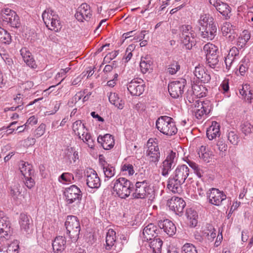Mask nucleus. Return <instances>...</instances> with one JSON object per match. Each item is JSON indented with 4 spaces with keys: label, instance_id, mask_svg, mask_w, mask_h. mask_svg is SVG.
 I'll list each match as a JSON object with an SVG mask.
<instances>
[{
    "label": "nucleus",
    "instance_id": "obj_1",
    "mask_svg": "<svg viewBox=\"0 0 253 253\" xmlns=\"http://www.w3.org/2000/svg\"><path fill=\"white\" fill-rule=\"evenodd\" d=\"M189 174V169L185 165L178 166L173 172V177H169L167 187L173 193L182 191L181 185L185 182Z\"/></svg>",
    "mask_w": 253,
    "mask_h": 253
},
{
    "label": "nucleus",
    "instance_id": "obj_2",
    "mask_svg": "<svg viewBox=\"0 0 253 253\" xmlns=\"http://www.w3.org/2000/svg\"><path fill=\"white\" fill-rule=\"evenodd\" d=\"M156 125L157 129L164 134L171 136L177 133L175 123L171 117L161 116L157 120Z\"/></svg>",
    "mask_w": 253,
    "mask_h": 253
},
{
    "label": "nucleus",
    "instance_id": "obj_3",
    "mask_svg": "<svg viewBox=\"0 0 253 253\" xmlns=\"http://www.w3.org/2000/svg\"><path fill=\"white\" fill-rule=\"evenodd\" d=\"M113 191L114 193L122 199L128 197L131 193V182L124 177H120L114 181Z\"/></svg>",
    "mask_w": 253,
    "mask_h": 253
},
{
    "label": "nucleus",
    "instance_id": "obj_4",
    "mask_svg": "<svg viewBox=\"0 0 253 253\" xmlns=\"http://www.w3.org/2000/svg\"><path fill=\"white\" fill-rule=\"evenodd\" d=\"M65 225L67 230V233L70 238L76 241L79 238L81 226L78 218L73 215L68 216L66 220Z\"/></svg>",
    "mask_w": 253,
    "mask_h": 253
},
{
    "label": "nucleus",
    "instance_id": "obj_5",
    "mask_svg": "<svg viewBox=\"0 0 253 253\" xmlns=\"http://www.w3.org/2000/svg\"><path fill=\"white\" fill-rule=\"evenodd\" d=\"M180 40L186 48L190 49L194 44L196 34L190 25H182L181 27Z\"/></svg>",
    "mask_w": 253,
    "mask_h": 253
},
{
    "label": "nucleus",
    "instance_id": "obj_6",
    "mask_svg": "<svg viewBox=\"0 0 253 253\" xmlns=\"http://www.w3.org/2000/svg\"><path fill=\"white\" fill-rule=\"evenodd\" d=\"M147 150L146 157L148 160L154 163H157L160 158V152L156 138H150L147 143Z\"/></svg>",
    "mask_w": 253,
    "mask_h": 253
},
{
    "label": "nucleus",
    "instance_id": "obj_7",
    "mask_svg": "<svg viewBox=\"0 0 253 253\" xmlns=\"http://www.w3.org/2000/svg\"><path fill=\"white\" fill-rule=\"evenodd\" d=\"M211 109V103L209 100L201 101L196 100L194 104L193 112L198 119H202L210 113Z\"/></svg>",
    "mask_w": 253,
    "mask_h": 253
},
{
    "label": "nucleus",
    "instance_id": "obj_8",
    "mask_svg": "<svg viewBox=\"0 0 253 253\" xmlns=\"http://www.w3.org/2000/svg\"><path fill=\"white\" fill-rule=\"evenodd\" d=\"M1 18L5 24H9L12 27L19 26V19L16 12L9 8L2 9L1 12Z\"/></svg>",
    "mask_w": 253,
    "mask_h": 253
},
{
    "label": "nucleus",
    "instance_id": "obj_9",
    "mask_svg": "<svg viewBox=\"0 0 253 253\" xmlns=\"http://www.w3.org/2000/svg\"><path fill=\"white\" fill-rule=\"evenodd\" d=\"M186 84V80L183 79L172 82L169 84L168 90L170 96L174 98H177L181 96Z\"/></svg>",
    "mask_w": 253,
    "mask_h": 253
},
{
    "label": "nucleus",
    "instance_id": "obj_10",
    "mask_svg": "<svg viewBox=\"0 0 253 253\" xmlns=\"http://www.w3.org/2000/svg\"><path fill=\"white\" fill-rule=\"evenodd\" d=\"M151 190L149 183L146 180L137 182L135 183V189L132 194V197L135 199H144L150 194Z\"/></svg>",
    "mask_w": 253,
    "mask_h": 253
},
{
    "label": "nucleus",
    "instance_id": "obj_11",
    "mask_svg": "<svg viewBox=\"0 0 253 253\" xmlns=\"http://www.w3.org/2000/svg\"><path fill=\"white\" fill-rule=\"evenodd\" d=\"M64 195L65 200L68 204H71L76 201L81 199L82 192L80 188L75 185H72L66 188L64 191Z\"/></svg>",
    "mask_w": 253,
    "mask_h": 253
},
{
    "label": "nucleus",
    "instance_id": "obj_12",
    "mask_svg": "<svg viewBox=\"0 0 253 253\" xmlns=\"http://www.w3.org/2000/svg\"><path fill=\"white\" fill-rule=\"evenodd\" d=\"M86 184L92 189H97L101 185L100 179L96 172L92 169H89L85 172Z\"/></svg>",
    "mask_w": 253,
    "mask_h": 253
},
{
    "label": "nucleus",
    "instance_id": "obj_13",
    "mask_svg": "<svg viewBox=\"0 0 253 253\" xmlns=\"http://www.w3.org/2000/svg\"><path fill=\"white\" fill-rule=\"evenodd\" d=\"M208 194L210 203L215 206L220 205L222 202L226 198V196L223 191L216 188H211L209 191Z\"/></svg>",
    "mask_w": 253,
    "mask_h": 253
},
{
    "label": "nucleus",
    "instance_id": "obj_14",
    "mask_svg": "<svg viewBox=\"0 0 253 253\" xmlns=\"http://www.w3.org/2000/svg\"><path fill=\"white\" fill-rule=\"evenodd\" d=\"M127 89L132 95L139 96L144 91L145 85L141 79L132 80L127 84Z\"/></svg>",
    "mask_w": 253,
    "mask_h": 253
},
{
    "label": "nucleus",
    "instance_id": "obj_15",
    "mask_svg": "<svg viewBox=\"0 0 253 253\" xmlns=\"http://www.w3.org/2000/svg\"><path fill=\"white\" fill-rule=\"evenodd\" d=\"M167 205L170 210L176 214H179L182 212L186 204L182 199L177 197H172L168 201Z\"/></svg>",
    "mask_w": 253,
    "mask_h": 253
},
{
    "label": "nucleus",
    "instance_id": "obj_16",
    "mask_svg": "<svg viewBox=\"0 0 253 253\" xmlns=\"http://www.w3.org/2000/svg\"><path fill=\"white\" fill-rule=\"evenodd\" d=\"M92 15L90 6L86 3H83L78 8L75 14L76 18L80 22L88 20Z\"/></svg>",
    "mask_w": 253,
    "mask_h": 253
},
{
    "label": "nucleus",
    "instance_id": "obj_17",
    "mask_svg": "<svg viewBox=\"0 0 253 253\" xmlns=\"http://www.w3.org/2000/svg\"><path fill=\"white\" fill-rule=\"evenodd\" d=\"M201 30V37L207 41L212 40L217 34V27L215 23L203 28Z\"/></svg>",
    "mask_w": 253,
    "mask_h": 253
},
{
    "label": "nucleus",
    "instance_id": "obj_18",
    "mask_svg": "<svg viewBox=\"0 0 253 253\" xmlns=\"http://www.w3.org/2000/svg\"><path fill=\"white\" fill-rule=\"evenodd\" d=\"M158 225L160 228L163 229L169 236L174 235L176 231V228L174 224L168 219L161 220L158 222Z\"/></svg>",
    "mask_w": 253,
    "mask_h": 253
},
{
    "label": "nucleus",
    "instance_id": "obj_19",
    "mask_svg": "<svg viewBox=\"0 0 253 253\" xmlns=\"http://www.w3.org/2000/svg\"><path fill=\"white\" fill-rule=\"evenodd\" d=\"M195 76L203 83H209L211 75L207 69L202 66H196L194 72Z\"/></svg>",
    "mask_w": 253,
    "mask_h": 253
},
{
    "label": "nucleus",
    "instance_id": "obj_20",
    "mask_svg": "<svg viewBox=\"0 0 253 253\" xmlns=\"http://www.w3.org/2000/svg\"><path fill=\"white\" fill-rule=\"evenodd\" d=\"M19 222L21 229L26 232H28L33 226L31 217L24 213L20 214Z\"/></svg>",
    "mask_w": 253,
    "mask_h": 253
},
{
    "label": "nucleus",
    "instance_id": "obj_21",
    "mask_svg": "<svg viewBox=\"0 0 253 253\" xmlns=\"http://www.w3.org/2000/svg\"><path fill=\"white\" fill-rule=\"evenodd\" d=\"M157 227L153 223H150L144 227L143 235L144 240H151L152 238L156 237L158 231Z\"/></svg>",
    "mask_w": 253,
    "mask_h": 253
},
{
    "label": "nucleus",
    "instance_id": "obj_22",
    "mask_svg": "<svg viewBox=\"0 0 253 253\" xmlns=\"http://www.w3.org/2000/svg\"><path fill=\"white\" fill-rule=\"evenodd\" d=\"M201 232L203 237L209 242L213 241L216 236L214 228L211 224H207L203 227Z\"/></svg>",
    "mask_w": 253,
    "mask_h": 253
},
{
    "label": "nucleus",
    "instance_id": "obj_23",
    "mask_svg": "<svg viewBox=\"0 0 253 253\" xmlns=\"http://www.w3.org/2000/svg\"><path fill=\"white\" fill-rule=\"evenodd\" d=\"M220 135V126L216 122H212L211 125L207 130V136L211 140Z\"/></svg>",
    "mask_w": 253,
    "mask_h": 253
},
{
    "label": "nucleus",
    "instance_id": "obj_24",
    "mask_svg": "<svg viewBox=\"0 0 253 253\" xmlns=\"http://www.w3.org/2000/svg\"><path fill=\"white\" fill-rule=\"evenodd\" d=\"M19 169L24 177L34 175V170L32 165L28 162L21 161L19 163Z\"/></svg>",
    "mask_w": 253,
    "mask_h": 253
},
{
    "label": "nucleus",
    "instance_id": "obj_25",
    "mask_svg": "<svg viewBox=\"0 0 253 253\" xmlns=\"http://www.w3.org/2000/svg\"><path fill=\"white\" fill-rule=\"evenodd\" d=\"M20 52L24 61L29 67L33 69L37 68V66L32 54L26 48H22Z\"/></svg>",
    "mask_w": 253,
    "mask_h": 253
},
{
    "label": "nucleus",
    "instance_id": "obj_26",
    "mask_svg": "<svg viewBox=\"0 0 253 253\" xmlns=\"http://www.w3.org/2000/svg\"><path fill=\"white\" fill-rule=\"evenodd\" d=\"M66 240L63 236L56 237L52 243V248L55 253L62 252L66 248Z\"/></svg>",
    "mask_w": 253,
    "mask_h": 253
},
{
    "label": "nucleus",
    "instance_id": "obj_27",
    "mask_svg": "<svg viewBox=\"0 0 253 253\" xmlns=\"http://www.w3.org/2000/svg\"><path fill=\"white\" fill-rule=\"evenodd\" d=\"M42 19L45 25H48L51 21L57 22L59 20V17L56 13L50 9H46L42 14Z\"/></svg>",
    "mask_w": 253,
    "mask_h": 253
},
{
    "label": "nucleus",
    "instance_id": "obj_28",
    "mask_svg": "<svg viewBox=\"0 0 253 253\" xmlns=\"http://www.w3.org/2000/svg\"><path fill=\"white\" fill-rule=\"evenodd\" d=\"M98 141L101 143L102 147L106 150L112 148L115 143L113 137L109 134H106L103 136H99L98 138Z\"/></svg>",
    "mask_w": 253,
    "mask_h": 253
},
{
    "label": "nucleus",
    "instance_id": "obj_29",
    "mask_svg": "<svg viewBox=\"0 0 253 253\" xmlns=\"http://www.w3.org/2000/svg\"><path fill=\"white\" fill-rule=\"evenodd\" d=\"M198 155L200 159L206 163L211 161L212 152L207 148L206 146H201L198 150Z\"/></svg>",
    "mask_w": 253,
    "mask_h": 253
},
{
    "label": "nucleus",
    "instance_id": "obj_30",
    "mask_svg": "<svg viewBox=\"0 0 253 253\" xmlns=\"http://www.w3.org/2000/svg\"><path fill=\"white\" fill-rule=\"evenodd\" d=\"M72 127L74 132L79 136V138H81L82 135H84V133L87 131L84 124L80 120L74 122Z\"/></svg>",
    "mask_w": 253,
    "mask_h": 253
},
{
    "label": "nucleus",
    "instance_id": "obj_31",
    "mask_svg": "<svg viewBox=\"0 0 253 253\" xmlns=\"http://www.w3.org/2000/svg\"><path fill=\"white\" fill-rule=\"evenodd\" d=\"M110 102L119 109H123L124 107L125 102L120 98L118 94L116 93H110L109 96Z\"/></svg>",
    "mask_w": 253,
    "mask_h": 253
},
{
    "label": "nucleus",
    "instance_id": "obj_32",
    "mask_svg": "<svg viewBox=\"0 0 253 253\" xmlns=\"http://www.w3.org/2000/svg\"><path fill=\"white\" fill-rule=\"evenodd\" d=\"M215 23L213 18L209 14H202L198 20L199 25L203 28L210 26Z\"/></svg>",
    "mask_w": 253,
    "mask_h": 253
},
{
    "label": "nucleus",
    "instance_id": "obj_33",
    "mask_svg": "<svg viewBox=\"0 0 253 253\" xmlns=\"http://www.w3.org/2000/svg\"><path fill=\"white\" fill-rule=\"evenodd\" d=\"M186 215L188 223L191 227H195L198 223L197 212L192 209H189L186 211Z\"/></svg>",
    "mask_w": 253,
    "mask_h": 253
},
{
    "label": "nucleus",
    "instance_id": "obj_34",
    "mask_svg": "<svg viewBox=\"0 0 253 253\" xmlns=\"http://www.w3.org/2000/svg\"><path fill=\"white\" fill-rule=\"evenodd\" d=\"M20 189L21 186L19 183H13L10 186V193L14 200L22 201L21 197L23 196V199H25V197L21 194Z\"/></svg>",
    "mask_w": 253,
    "mask_h": 253
},
{
    "label": "nucleus",
    "instance_id": "obj_35",
    "mask_svg": "<svg viewBox=\"0 0 253 253\" xmlns=\"http://www.w3.org/2000/svg\"><path fill=\"white\" fill-rule=\"evenodd\" d=\"M216 9L226 19L230 17L231 8L226 3L220 1V2H218V5H216Z\"/></svg>",
    "mask_w": 253,
    "mask_h": 253
},
{
    "label": "nucleus",
    "instance_id": "obj_36",
    "mask_svg": "<svg viewBox=\"0 0 253 253\" xmlns=\"http://www.w3.org/2000/svg\"><path fill=\"white\" fill-rule=\"evenodd\" d=\"M149 246L154 253H161L163 241L159 238L155 237L153 240H150Z\"/></svg>",
    "mask_w": 253,
    "mask_h": 253
},
{
    "label": "nucleus",
    "instance_id": "obj_37",
    "mask_svg": "<svg viewBox=\"0 0 253 253\" xmlns=\"http://www.w3.org/2000/svg\"><path fill=\"white\" fill-rule=\"evenodd\" d=\"M116 239V232L112 229H109L107 233L106 238V250H110L114 245Z\"/></svg>",
    "mask_w": 253,
    "mask_h": 253
},
{
    "label": "nucleus",
    "instance_id": "obj_38",
    "mask_svg": "<svg viewBox=\"0 0 253 253\" xmlns=\"http://www.w3.org/2000/svg\"><path fill=\"white\" fill-rule=\"evenodd\" d=\"M10 232V224L0 225V243L8 239Z\"/></svg>",
    "mask_w": 253,
    "mask_h": 253
},
{
    "label": "nucleus",
    "instance_id": "obj_39",
    "mask_svg": "<svg viewBox=\"0 0 253 253\" xmlns=\"http://www.w3.org/2000/svg\"><path fill=\"white\" fill-rule=\"evenodd\" d=\"M250 37V34L248 31L245 30L243 31L237 39V45L240 48H243L245 46Z\"/></svg>",
    "mask_w": 253,
    "mask_h": 253
},
{
    "label": "nucleus",
    "instance_id": "obj_40",
    "mask_svg": "<svg viewBox=\"0 0 253 253\" xmlns=\"http://www.w3.org/2000/svg\"><path fill=\"white\" fill-rule=\"evenodd\" d=\"M203 51L206 54V57L217 55L218 47L214 44L209 42L204 46Z\"/></svg>",
    "mask_w": 253,
    "mask_h": 253
},
{
    "label": "nucleus",
    "instance_id": "obj_41",
    "mask_svg": "<svg viewBox=\"0 0 253 253\" xmlns=\"http://www.w3.org/2000/svg\"><path fill=\"white\" fill-rule=\"evenodd\" d=\"M152 63L151 61L147 58H141L139 66L141 72L145 74L152 69Z\"/></svg>",
    "mask_w": 253,
    "mask_h": 253
},
{
    "label": "nucleus",
    "instance_id": "obj_42",
    "mask_svg": "<svg viewBox=\"0 0 253 253\" xmlns=\"http://www.w3.org/2000/svg\"><path fill=\"white\" fill-rule=\"evenodd\" d=\"M65 155L69 159H72L74 162L79 159V153L74 147L68 146L65 150Z\"/></svg>",
    "mask_w": 253,
    "mask_h": 253
},
{
    "label": "nucleus",
    "instance_id": "obj_43",
    "mask_svg": "<svg viewBox=\"0 0 253 253\" xmlns=\"http://www.w3.org/2000/svg\"><path fill=\"white\" fill-rule=\"evenodd\" d=\"M206 89L203 85L194 84L192 86V91L193 95L197 98H201L206 96Z\"/></svg>",
    "mask_w": 253,
    "mask_h": 253
},
{
    "label": "nucleus",
    "instance_id": "obj_44",
    "mask_svg": "<svg viewBox=\"0 0 253 253\" xmlns=\"http://www.w3.org/2000/svg\"><path fill=\"white\" fill-rule=\"evenodd\" d=\"M240 127L241 131L245 135H248L253 132V126L248 121L243 122Z\"/></svg>",
    "mask_w": 253,
    "mask_h": 253
},
{
    "label": "nucleus",
    "instance_id": "obj_45",
    "mask_svg": "<svg viewBox=\"0 0 253 253\" xmlns=\"http://www.w3.org/2000/svg\"><path fill=\"white\" fill-rule=\"evenodd\" d=\"M73 180V174L69 172H64L58 178V181L63 184L72 183Z\"/></svg>",
    "mask_w": 253,
    "mask_h": 253
},
{
    "label": "nucleus",
    "instance_id": "obj_46",
    "mask_svg": "<svg viewBox=\"0 0 253 253\" xmlns=\"http://www.w3.org/2000/svg\"><path fill=\"white\" fill-rule=\"evenodd\" d=\"M102 167L105 177L111 178L115 175V169L113 167L108 164H104Z\"/></svg>",
    "mask_w": 253,
    "mask_h": 253
},
{
    "label": "nucleus",
    "instance_id": "obj_47",
    "mask_svg": "<svg viewBox=\"0 0 253 253\" xmlns=\"http://www.w3.org/2000/svg\"><path fill=\"white\" fill-rule=\"evenodd\" d=\"M221 32L224 36H228L229 38H231L230 34L234 32L232 25L230 23H224L221 27Z\"/></svg>",
    "mask_w": 253,
    "mask_h": 253
},
{
    "label": "nucleus",
    "instance_id": "obj_48",
    "mask_svg": "<svg viewBox=\"0 0 253 253\" xmlns=\"http://www.w3.org/2000/svg\"><path fill=\"white\" fill-rule=\"evenodd\" d=\"M11 42L10 34L4 29L0 27V42L9 43Z\"/></svg>",
    "mask_w": 253,
    "mask_h": 253
},
{
    "label": "nucleus",
    "instance_id": "obj_49",
    "mask_svg": "<svg viewBox=\"0 0 253 253\" xmlns=\"http://www.w3.org/2000/svg\"><path fill=\"white\" fill-rule=\"evenodd\" d=\"M174 166L172 164L165 160L161 166L162 174L163 176H167L171 170L172 167Z\"/></svg>",
    "mask_w": 253,
    "mask_h": 253
},
{
    "label": "nucleus",
    "instance_id": "obj_50",
    "mask_svg": "<svg viewBox=\"0 0 253 253\" xmlns=\"http://www.w3.org/2000/svg\"><path fill=\"white\" fill-rule=\"evenodd\" d=\"M186 162L189 165V166L194 170L195 173L198 177H201L203 176V171L198 165H197L194 162L190 161L188 159L186 161Z\"/></svg>",
    "mask_w": 253,
    "mask_h": 253
},
{
    "label": "nucleus",
    "instance_id": "obj_51",
    "mask_svg": "<svg viewBox=\"0 0 253 253\" xmlns=\"http://www.w3.org/2000/svg\"><path fill=\"white\" fill-rule=\"evenodd\" d=\"M81 139H82L83 141L85 143L89 148L91 149L94 148V141L92 138L90 133H88V130L86 133H84V135H82Z\"/></svg>",
    "mask_w": 253,
    "mask_h": 253
},
{
    "label": "nucleus",
    "instance_id": "obj_52",
    "mask_svg": "<svg viewBox=\"0 0 253 253\" xmlns=\"http://www.w3.org/2000/svg\"><path fill=\"white\" fill-rule=\"evenodd\" d=\"M240 94L247 100H251L252 98V93L249 90L248 85L245 84L242 86V88L239 89Z\"/></svg>",
    "mask_w": 253,
    "mask_h": 253
},
{
    "label": "nucleus",
    "instance_id": "obj_53",
    "mask_svg": "<svg viewBox=\"0 0 253 253\" xmlns=\"http://www.w3.org/2000/svg\"><path fill=\"white\" fill-rule=\"evenodd\" d=\"M228 139L233 145H236L240 140L237 133L234 131H230L228 134Z\"/></svg>",
    "mask_w": 253,
    "mask_h": 253
},
{
    "label": "nucleus",
    "instance_id": "obj_54",
    "mask_svg": "<svg viewBox=\"0 0 253 253\" xmlns=\"http://www.w3.org/2000/svg\"><path fill=\"white\" fill-rule=\"evenodd\" d=\"M206 59L208 64L212 68H215L219 62L217 54L206 57Z\"/></svg>",
    "mask_w": 253,
    "mask_h": 253
},
{
    "label": "nucleus",
    "instance_id": "obj_55",
    "mask_svg": "<svg viewBox=\"0 0 253 253\" xmlns=\"http://www.w3.org/2000/svg\"><path fill=\"white\" fill-rule=\"evenodd\" d=\"M178 155L175 152L170 151L168 153L165 160L174 166L176 162Z\"/></svg>",
    "mask_w": 253,
    "mask_h": 253
},
{
    "label": "nucleus",
    "instance_id": "obj_56",
    "mask_svg": "<svg viewBox=\"0 0 253 253\" xmlns=\"http://www.w3.org/2000/svg\"><path fill=\"white\" fill-rule=\"evenodd\" d=\"M47 28L52 31L57 32L59 31L62 27L61 24L59 20L57 22L51 21L49 23L48 25H45Z\"/></svg>",
    "mask_w": 253,
    "mask_h": 253
},
{
    "label": "nucleus",
    "instance_id": "obj_57",
    "mask_svg": "<svg viewBox=\"0 0 253 253\" xmlns=\"http://www.w3.org/2000/svg\"><path fill=\"white\" fill-rule=\"evenodd\" d=\"M182 253H197V252L193 245L187 243L183 246Z\"/></svg>",
    "mask_w": 253,
    "mask_h": 253
},
{
    "label": "nucleus",
    "instance_id": "obj_58",
    "mask_svg": "<svg viewBox=\"0 0 253 253\" xmlns=\"http://www.w3.org/2000/svg\"><path fill=\"white\" fill-rule=\"evenodd\" d=\"M33 175H30L27 177H24V182L26 187L29 189H32L35 185V182L32 178Z\"/></svg>",
    "mask_w": 253,
    "mask_h": 253
},
{
    "label": "nucleus",
    "instance_id": "obj_59",
    "mask_svg": "<svg viewBox=\"0 0 253 253\" xmlns=\"http://www.w3.org/2000/svg\"><path fill=\"white\" fill-rule=\"evenodd\" d=\"M121 169L124 172H127V174L129 176L132 175L134 173V170L133 166L129 164H124L122 166Z\"/></svg>",
    "mask_w": 253,
    "mask_h": 253
},
{
    "label": "nucleus",
    "instance_id": "obj_60",
    "mask_svg": "<svg viewBox=\"0 0 253 253\" xmlns=\"http://www.w3.org/2000/svg\"><path fill=\"white\" fill-rule=\"evenodd\" d=\"M46 125L44 124H41L35 130V135L37 137H40L45 133Z\"/></svg>",
    "mask_w": 253,
    "mask_h": 253
},
{
    "label": "nucleus",
    "instance_id": "obj_61",
    "mask_svg": "<svg viewBox=\"0 0 253 253\" xmlns=\"http://www.w3.org/2000/svg\"><path fill=\"white\" fill-rule=\"evenodd\" d=\"M19 249V245L16 242H13L11 243L7 247L6 251L8 253H17Z\"/></svg>",
    "mask_w": 253,
    "mask_h": 253
},
{
    "label": "nucleus",
    "instance_id": "obj_62",
    "mask_svg": "<svg viewBox=\"0 0 253 253\" xmlns=\"http://www.w3.org/2000/svg\"><path fill=\"white\" fill-rule=\"evenodd\" d=\"M180 69V65L177 62H174L169 65L168 72L171 75L175 74Z\"/></svg>",
    "mask_w": 253,
    "mask_h": 253
},
{
    "label": "nucleus",
    "instance_id": "obj_63",
    "mask_svg": "<svg viewBox=\"0 0 253 253\" xmlns=\"http://www.w3.org/2000/svg\"><path fill=\"white\" fill-rule=\"evenodd\" d=\"M217 146L218 147V149L220 151V153H225L227 149L228 146L224 142L223 140H219L217 142Z\"/></svg>",
    "mask_w": 253,
    "mask_h": 253
},
{
    "label": "nucleus",
    "instance_id": "obj_64",
    "mask_svg": "<svg viewBox=\"0 0 253 253\" xmlns=\"http://www.w3.org/2000/svg\"><path fill=\"white\" fill-rule=\"evenodd\" d=\"M229 80L228 79H225L221 84L220 85L219 88L223 91V92H226L229 90Z\"/></svg>",
    "mask_w": 253,
    "mask_h": 253
}]
</instances>
